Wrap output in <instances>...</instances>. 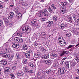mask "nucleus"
<instances>
[{
    "instance_id": "5701e85b",
    "label": "nucleus",
    "mask_w": 79,
    "mask_h": 79,
    "mask_svg": "<svg viewBox=\"0 0 79 79\" xmlns=\"http://www.w3.org/2000/svg\"><path fill=\"white\" fill-rule=\"evenodd\" d=\"M17 75L21 77V76H23V75H24V73L23 72H21L20 73H17Z\"/></svg>"
},
{
    "instance_id": "58836bf2",
    "label": "nucleus",
    "mask_w": 79,
    "mask_h": 79,
    "mask_svg": "<svg viewBox=\"0 0 79 79\" xmlns=\"http://www.w3.org/2000/svg\"><path fill=\"white\" fill-rule=\"evenodd\" d=\"M68 18L69 19V20H73V19H72V17H71V16L70 15H69L68 17Z\"/></svg>"
},
{
    "instance_id": "f8f14e48",
    "label": "nucleus",
    "mask_w": 79,
    "mask_h": 79,
    "mask_svg": "<svg viewBox=\"0 0 79 79\" xmlns=\"http://www.w3.org/2000/svg\"><path fill=\"white\" fill-rule=\"evenodd\" d=\"M66 11V9L62 7V9L60 10V13L61 15H63L64 13H65Z\"/></svg>"
},
{
    "instance_id": "1a4fd4ad",
    "label": "nucleus",
    "mask_w": 79,
    "mask_h": 79,
    "mask_svg": "<svg viewBox=\"0 0 79 79\" xmlns=\"http://www.w3.org/2000/svg\"><path fill=\"white\" fill-rule=\"evenodd\" d=\"M15 41H17V42H19L20 43H23V39L22 38H19L18 37L15 38Z\"/></svg>"
},
{
    "instance_id": "052dcab7",
    "label": "nucleus",
    "mask_w": 79,
    "mask_h": 79,
    "mask_svg": "<svg viewBox=\"0 0 79 79\" xmlns=\"http://www.w3.org/2000/svg\"><path fill=\"white\" fill-rule=\"evenodd\" d=\"M13 17L10 16V15L9 16L8 19H11Z\"/></svg>"
},
{
    "instance_id": "2eb2a0df",
    "label": "nucleus",
    "mask_w": 79,
    "mask_h": 79,
    "mask_svg": "<svg viewBox=\"0 0 79 79\" xmlns=\"http://www.w3.org/2000/svg\"><path fill=\"white\" fill-rule=\"evenodd\" d=\"M44 61L46 64H50L52 63V62L50 60H46Z\"/></svg>"
},
{
    "instance_id": "a211bd4d",
    "label": "nucleus",
    "mask_w": 79,
    "mask_h": 79,
    "mask_svg": "<svg viewBox=\"0 0 79 79\" xmlns=\"http://www.w3.org/2000/svg\"><path fill=\"white\" fill-rule=\"evenodd\" d=\"M48 10L50 13H54L53 10L51 8H50V7H49L48 8Z\"/></svg>"
},
{
    "instance_id": "5fc2aeb1",
    "label": "nucleus",
    "mask_w": 79,
    "mask_h": 79,
    "mask_svg": "<svg viewBox=\"0 0 79 79\" xmlns=\"http://www.w3.org/2000/svg\"><path fill=\"white\" fill-rule=\"evenodd\" d=\"M4 21L5 22V24H8L9 23V21L7 20H5Z\"/></svg>"
},
{
    "instance_id": "a18cd8bd",
    "label": "nucleus",
    "mask_w": 79,
    "mask_h": 79,
    "mask_svg": "<svg viewBox=\"0 0 79 79\" xmlns=\"http://www.w3.org/2000/svg\"><path fill=\"white\" fill-rule=\"evenodd\" d=\"M40 48L41 51H43L44 50V47L40 46Z\"/></svg>"
},
{
    "instance_id": "c756f323",
    "label": "nucleus",
    "mask_w": 79,
    "mask_h": 79,
    "mask_svg": "<svg viewBox=\"0 0 79 79\" xmlns=\"http://www.w3.org/2000/svg\"><path fill=\"white\" fill-rule=\"evenodd\" d=\"M65 64L67 68H69V62L68 61L65 62Z\"/></svg>"
},
{
    "instance_id": "3c124183",
    "label": "nucleus",
    "mask_w": 79,
    "mask_h": 79,
    "mask_svg": "<svg viewBox=\"0 0 79 79\" xmlns=\"http://www.w3.org/2000/svg\"><path fill=\"white\" fill-rule=\"evenodd\" d=\"M73 46L72 45H69V46L67 48L68 49H69V48H71L72 47H73Z\"/></svg>"
},
{
    "instance_id": "4468645a",
    "label": "nucleus",
    "mask_w": 79,
    "mask_h": 79,
    "mask_svg": "<svg viewBox=\"0 0 79 79\" xmlns=\"http://www.w3.org/2000/svg\"><path fill=\"white\" fill-rule=\"evenodd\" d=\"M37 76L39 77V79H42L43 77H41L42 75H41V73L40 72H38L37 73Z\"/></svg>"
},
{
    "instance_id": "bb28decb",
    "label": "nucleus",
    "mask_w": 79,
    "mask_h": 79,
    "mask_svg": "<svg viewBox=\"0 0 79 79\" xmlns=\"http://www.w3.org/2000/svg\"><path fill=\"white\" fill-rule=\"evenodd\" d=\"M10 76H11V79H15V76H14V75L13 74V73H10Z\"/></svg>"
},
{
    "instance_id": "6e6d98bb",
    "label": "nucleus",
    "mask_w": 79,
    "mask_h": 79,
    "mask_svg": "<svg viewBox=\"0 0 79 79\" xmlns=\"http://www.w3.org/2000/svg\"><path fill=\"white\" fill-rule=\"evenodd\" d=\"M36 26H37V27H40V25L39 23H37L36 24Z\"/></svg>"
},
{
    "instance_id": "e433bc0d",
    "label": "nucleus",
    "mask_w": 79,
    "mask_h": 79,
    "mask_svg": "<svg viewBox=\"0 0 79 79\" xmlns=\"http://www.w3.org/2000/svg\"><path fill=\"white\" fill-rule=\"evenodd\" d=\"M76 31H77V29L76 28H73L72 30V31L73 32V33H75L76 32Z\"/></svg>"
},
{
    "instance_id": "37998d69",
    "label": "nucleus",
    "mask_w": 79,
    "mask_h": 79,
    "mask_svg": "<svg viewBox=\"0 0 79 79\" xmlns=\"http://www.w3.org/2000/svg\"><path fill=\"white\" fill-rule=\"evenodd\" d=\"M34 56L35 58H37L38 57H39V56H38L37 54H35L34 55Z\"/></svg>"
},
{
    "instance_id": "7c9ffc66",
    "label": "nucleus",
    "mask_w": 79,
    "mask_h": 79,
    "mask_svg": "<svg viewBox=\"0 0 79 79\" xmlns=\"http://www.w3.org/2000/svg\"><path fill=\"white\" fill-rule=\"evenodd\" d=\"M26 72L27 73H33V72H32V70H27L26 71Z\"/></svg>"
},
{
    "instance_id": "72a5a7b5",
    "label": "nucleus",
    "mask_w": 79,
    "mask_h": 79,
    "mask_svg": "<svg viewBox=\"0 0 79 79\" xmlns=\"http://www.w3.org/2000/svg\"><path fill=\"white\" fill-rule=\"evenodd\" d=\"M75 58V60H76V61H79V56H76Z\"/></svg>"
},
{
    "instance_id": "603ef678",
    "label": "nucleus",
    "mask_w": 79,
    "mask_h": 79,
    "mask_svg": "<svg viewBox=\"0 0 79 79\" xmlns=\"http://www.w3.org/2000/svg\"><path fill=\"white\" fill-rule=\"evenodd\" d=\"M74 34H76V35H79V32L77 31H76L74 33Z\"/></svg>"
},
{
    "instance_id": "0eeeda50",
    "label": "nucleus",
    "mask_w": 79,
    "mask_h": 79,
    "mask_svg": "<svg viewBox=\"0 0 79 79\" xmlns=\"http://www.w3.org/2000/svg\"><path fill=\"white\" fill-rule=\"evenodd\" d=\"M16 42L15 41L14 43H12V45L14 48H19V44H15Z\"/></svg>"
},
{
    "instance_id": "6ab92c4d",
    "label": "nucleus",
    "mask_w": 79,
    "mask_h": 79,
    "mask_svg": "<svg viewBox=\"0 0 79 79\" xmlns=\"http://www.w3.org/2000/svg\"><path fill=\"white\" fill-rule=\"evenodd\" d=\"M51 55L52 56H53L54 58H56L57 57V55L55 53L52 52L51 53Z\"/></svg>"
},
{
    "instance_id": "4d7b16f0",
    "label": "nucleus",
    "mask_w": 79,
    "mask_h": 79,
    "mask_svg": "<svg viewBox=\"0 0 79 79\" xmlns=\"http://www.w3.org/2000/svg\"><path fill=\"white\" fill-rule=\"evenodd\" d=\"M49 73H52V72H53V70L51 69H49Z\"/></svg>"
},
{
    "instance_id": "9b49d317",
    "label": "nucleus",
    "mask_w": 79,
    "mask_h": 79,
    "mask_svg": "<svg viewBox=\"0 0 79 79\" xmlns=\"http://www.w3.org/2000/svg\"><path fill=\"white\" fill-rule=\"evenodd\" d=\"M2 56L5 58H8L10 56V55L9 54L3 53L2 54Z\"/></svg>"
},
{
    "instance_id": "dca6fc26",
    "label": "nucleus",
    "mask_w": 79,
    "mask_h": 79,
    "mask_svg": "<svg viewBox=\"0 0 79 79\" xmlns=\"http://www.w3.org/2000/svg\"><path fill=\"white\" fill-rule=\"evenodd\" d=\"M48 25H47V27H49L51 26L52 25V24H53V21H49V22H48Z\"/></svg>"
},
{
    "instance_id": "b1692460",
    "label": "nucleus",
    "mask_w": 79,
    "mask_h": 79,
    "mask_svg": "<svg viewBox=\"0 0 79 79\" xmlns=\"http://www.w3.org/2000/svg\"><path fill=\"white\" fill-rule=\"evenodd\" d=\"M49 58V56L48 55H46L45 56H43L42 58L44 59H47Z\"/></svg>"
},
{
    "instance_id": "c03bdc74",
    "label": "nucleus",
    "mask_w": 79,
    "mask_h": 79,
    "mask_svg": "<svg viewBox=\"0 0 79 79\" xmlns=\"http://www.w3.org/2000/svg\"><path fill=\"white\" fill-rule=\"evenodd\" d=\"M19 56H20V55L19 53H17L16 55V57L17 58H19Z\"/></svg>"
},
{
    "instance_id": "412c9836",
    "label": "nucleus",
    "mask_w": 79,
    "mask_h": 79,
    "mask_svg": "<svg viewBox=\"0 0 79 79\" xmlns=\"http://www.w3.org/2000/svg\"><path fill=\"white\" fill-rule=\"evenodd\" d=\"M22 32L20 31H19L17 32V35L19 37H22Z\"/></svg>"
},
{
    "instance_id": "13d9d810",
    "label": "nucleus",
    "mask_w": 79,
    "mask_h": 79,
    "mask_svg": "<svg viewBox=\"0 0 79 79\" xmlns=\"http://www.w3.org/2000/svg\"><path fill=\"white\" fill-rule=\"evenodd\" d=\"M57 19V17L56 16H54L53 17V20H56Z\"/></svg>"
},
{
    "instance_id": "a878e982",
    "label": "nucleus",
    "mask_w": 79,
    "mask_h": 79,
    "mask_svg": "<svg viewBox=\"0 0 79 79\" xmlns=\"http://www.w3.org/2000/svg\"><path fill=\"white\" fill-rule=\"evenodd\" d=\"M27 59H23V64H26L27 63Z\"/></svg>"
},
{
    "instance_id": "69168bd1",
    "label": "nucleus",
    "mask_w": 79,
    "mask_h": 79,
    "mask_svg": "<svg viewBox=\"0 0 79 79\" xmlns=\"http://www.w3.org/2000/svg\"><path fill=\"white\" fill-rule=\"evenodd\" d=\"M34 45L35 46H37V45H38V44H37V43H34Z\"/></svg>"
},
{
    "instance_id": "cd10ccee",
    "label": "nucleus",
    "mask_w": 79,
    "mask_h": 79,
    "mask_svg": "<svg viewBox=\"0 0 79 79\" xmlns=\"http://www.w3.org/2000/svg\"><path fill=\"white\" fill-rule=\"evenodd\" d=\"M6 52L7 53H10L11 52V49L10 48H7L6 49Z\"/></svg>"
},
{
    "instance_id": "8fccbe9b",
    "label": "nucleus",
    "mask_w": 79,
    "mask_h": 79,
    "mask_svg": "<svg viewBox=\"0 0 79 79\" xmlns=\"http://www.w3.org/2000/svg\"><path fill=\"white\" fill-rule=\"evenodd\" d=\"M3 5H5V4L0 5V8H3Z\"/></svg>"
},
{
    "instance_id": "ea45409f",
    "label": "nucleus",
    "mask_w": 79,
    "mask_h": 79,
    "mask_svg": "<svg viewBox=\"0 0 79 79\" xmlns=\"http://www.w3.org/2000/svg\"><path fill=\"white\" fill-rule=\"evenodd\" d=\"M71 34L70 33H67L66 34V37H70V36H71Z\"/></svg>"
},
{
    "instance_id": "0e129e2a",
    "label": "nucleus",
    "mask_w": 79,
    "mask_h": 79,
    "mask_svg": "<svg viewBox=\"0 0 79 79\" xmlns=\"http://www.w3.org/2000/svg\"><path fill=\"white\" fill-rule=\"evenodd\" d=\"M77 25H78V26H79V20H77Z\"/></svg>"
},
{
    "instance_id": "a19ab883",
    "label": "nucleus",
    "mask_w": 79,
    "mask_h": 79,
    "mask_svg": "<svg viewBox=\"0 0 79 79\" xmlns=\"http://www.w3.org/2000/svg\"><path fill=\"white\" fill-rule=\"evenodd\" d=\"M10 16L13 17V16H14V13L13 12H11L10 13Z\"/></svg>"
},
{
    "instance_id": "39448f33",
    "label": "nucleus",
    "mask_w": 79,
    "mask_h": 79,
    "mask_svg": "<svg viewBox=\"0 0 79 79\" xmlns=\"http://www.w3.org/2000/svg\"><path fill=\"white\" fill-rule=\"evenodd\" d=\"M41 13L43 15L45 16H48L49 13L48 12L46 9L43 10H41Z\"/></svg>"
},
{
    "instance_id": "f257e3e1",
    "label": "nucleus",
    "mask_w": 79,
    "mask_h": 79,
    "mask_svg": "<svg viewBox=\"0 0 79 79\" xmlns=\"http://www.w3.org/2000/svg\"><path fill=\"white\" fill-rule=\"evenodd\" d=\"M66 69L64 68H62L59 69L58 71V74L61 75V74H64L66 73Z\"/></svg>"
},
{
    "instance_id": "aec40b11",
    "label": "nucleus",
    "mask_w": 79,
    "mask_h": 79,
    "mask_svg": "<svg viewBox=\"0 0 79 79\" xmlns=\"http://www.w3.org/2000/svg\"><path fill=\"white\" fill-rule=\"evenodd\" d=\"M59 42L60 43V44L62 45V46H63V47H64V46H65V45H66V42L61 43L62 42V41L60 40L59 41Z\"/></svg>"
},
{
    "instance_id": "c9c22d12",
    "label": "nucleus",
    "mask_w": 79,
    "mask_h": 79,
    "mask_svg": "<svg viewBox=\"0 0 79 79\" xmlns=\"http://www.w3.org/2000/svg\"><path fill=\"white\" fill-rule=\"evenodd\" d=\"M71 63H72L71 66H72V67H74L76 64V62H71Z\"/></svg>"
},
{
    "instance_id": "09e8293b",
    "label": "nucleus",
    "mask_w": 79,
    "mask_h": 79,
    "mask_svg": "<svg viewBox=\"0 0 79 79\" xmlns=\"http://www.w3.org/2000/svg\"><path fill=\"white\" fill-rule=\"evenodd\" d=\"M37 55L39 56H41V53L40 52H39L37 53Z\"/></svg>"
},
{
    "instance_id": "ddd939ff",
    "label": "nucleus",
    "mask_w": 79,
    "mask_h": 79,
    "mask_svg": "<svg viewBox=\"0 0 79 79\" xmlns=\"http://www.w3.org/2000/svg\"><path fill=\"white\" fill-rule=\"evenodd\" d=\"M17 62H15L13 64L12 69L15 70L16 69V66H17Z\"/></svg>"
},
{
    "instance_id": "49530a36",
    "label": "nucleus",
    "mask_w": 79,
    "mask_h": 79,
    "mask_svg": "<svg viewBox=\"0 0 79 79\" xmlns=\"http://www.w3.org/2000/svg\"><path fill=\"white\" fill-rule=\"evenodd\" d=\"M31 23L32 24H35V23H36V21H35L34 20H33L31 21Z\"/></svg>"
},
{
    "instance_id": "393cba45",
    "label": "nucleus",
    "mask_w": 79,
    "mask_h": 79,
    "mask_svg": "<svg viewBox=\"0 0 79 79\" xmlns=\"http://www.w3.org/2000/svg\"><path fill=\"white\" fill-rule=\"evenodd\" d=\"M22 6H24V7H27L28 5V4L27 3L25 2H23L22 4Z\"/></svg>"
},
{
    "instance_id": "6e6552de",
    "label": "nucleus",
    "mask_w": 79,
    "mask_h": 79,
    "mask_svg": "<svg viewBox=\"0 0 79 79\" xmlns=\"http://www.w3.org/2000/svg\"><path fill=\"white\" fill-rule=\"evenodd\" d=\"M68 26V23H63L59 27L60 29H64L65 27Z\"/></svg>"
},
{
    "instance_id": "423d86ee",
    "label": "nucleus",
    "mask_w": 79,
    "mask_h": 79,
    "mask_svg": "<svg viewBox=\"0 0 79 79\" xmlns=\"http://www.w3.org/2000/svg\"><path fill=\"white\" fill-rule=\"evenodd\" d=\"M4 73L6 74L9 75L11 73V69L10 67H7L6 68V70L4 71Z\"/></svg>"
},
{
    "instance_id": "7ed1b4c3",
    "label": "nucleus",
    "mask_w": 79,
    "mask_h": 79,
    "mask_svg": "<svg viewBox=\"0 0 79 79\" xmlns=\"http://www.w3.org/2000/svg\"><path fill=\"white\" fill-rule=\"evenodd\" d=\"M68 53H69V52L64 50L60 54V56H64L66 57L68 56Z\"/></svg>"
},
{
    "instance_id": "de8ad7c7",
    "label": "nucleus",
    "mask_w": 79,
    "mask_h": 79,
    "mask_svg": "<svg viewBox=\"0 0 79 79\" xmlns=\"http://www.w3.org/2000/svg\"><path fill=\"white\" fill-rule=\"evenodd\" d=\"M3 24V21L2 20H0V27Z\"/></svg>"
},
{
    "instance_id": "774afa93",
    "label": "nucleus",
    "mask_w": 79,
    "mask_h": 79,
    "mask_svg": "<svg viewBox=\"0 0 79 79\" xmlns=\"http://www.w3.org/2000/svg\"><path fill=\"white\" fill-rule=\"evenodd\" d=\"M77 71L78 73V74H79V69H77Z\"/></svg>"
},
{
    "instance_id": "4c0bfd02",
    "label": "nucleus",
    "mask_w": 79,
    "mask_h": 79,
    "mask_svg": "<svg viewBox=\"0 0 79 79\" xmlns=\"http://www.w3.org/2000/svg\"><path fill=\"white\" fill-rule=\"evenodd\" d=\"M23 69L25 71H27V66H24L23 67Z\"/></svg>"
},
{
    "instance_id": "680f3d73",
    "label": "nucleus",
    "mask_w": 79,
    "mask_h": 79,
    "mask_svg": "<svg viewBox=\"0 0 79 79\" xmlns=\"http://www.w3.org/2000/svg\"><path fill=\"white\" fill-rule=\"evenodd\" d=\"M47 50V48H45V47H44L43 48V51L45 52V51H46Z\"/></svg>"
},
{
    "instance_id": "864d4df0",
    "label": "nucleus",
    "mask_w": 79,
    "mask_h": 79,
    "mask_svg": "<svg viewBox=\"0 0 79 79\" xmlns=\"http://www.w3.org/2000/svg\"><path fill=\"white\" fill-rule=\"evenodd\" d=\"M3 4H4V5H5V3L1 1H0V5H3Z\"/></svg>"
},
{
    "instance_id": "f3484780",
    "label": "nucleus",
    "mask_w": 79,
    "mask_h": 79,
    "mask_svg": "<svg viewBox=\"0 0 79 79\" xmlns=\"http://www.w3.org/2000/svg\"><path fill=\"white\" fill-rule=\"evenodd\" d=\"M33 64V63L31 62L28 63V65L31 67H34L35 65Z\"/></svg>"
},
{
    "instance_id": "e2e57ef3",
    "label": "nucleus",
    "mask_w": 79,
    "mask_h": 79,
    "mask_svg": "<svg viewBox=\"0 0 79 79\" xmlns=\"http://www.w3.org/2000/svg\"><path fill=\"white\" fill-rule=\"evenodd\" d=\"M46 73H47V74H49V73H50V72L49 71V70H47Z\"/></svg>"
},
{
    "instance_id": "2f4dec72",
    "label": "nucleus",
    "mask_w": 79,
    "mask_h": 79,
    "mask_svg": "<svg viewBox=\"0 0 79 79\" xmlns=\"http://www.w3.org/2000/svg\"><path fill=\"white\" fill-rule=\"evenodd\" d=\"M51 8L53 9L54 10H56V7L55 6L54 4H52L51 6Z\"/></svg>"
},
{
    "instance_id": "473e14b6",
    "label": "nucleus",
    "mask_w": 79,
    "mask_h": 79,
    "mask_svg": "<svg viewBox=\"0 0 79 79\" xmlns=\"http://www.w3.org/2000/svg\"><path fill=\"white\" fill-rule=\"evenodd\" d=\"M17 17L18 18H21V16H22V14H21L20 15H19L18 13L17 14Z\"/></svg>"
},
{
    "instance_id": "20e7f679",
    "label": "nucleus",
    "mask_w": 79,
    "mask_h": 79,
    "mask_svg": "<svg viewBox=\"0 0 79 79\" xmlns=\"http://www.w3.org/2000/svg\"><path fill=\"white\" fill-rule=\"evenodd\" d=\"M32 50L31 49H29L28 50L27 52H26L25 53V56L26 58H30V54L32 53Z\"/></svg>"
},
{
    "instance_id": "338daca9",
    "label": "nucleus",
    "mask_w": 79,
    "mask_h": 79,
    "mask_svg": "<svg viewBox=\"0 0 79 79\" xmlns=\"http://www.w3.org/2000/svg\"><path fill=\"white\" fill-rule=\"evenodd\" d=\"M79 79V76H77L75 78V79Z\"/></svg>"
},
{
    "instance_id": "4be33fe9",
    "label": "nucleus",
    "mask_w": 79,
    "mask_h": 79,
    "mask_svg": "<svg viewBox=\"0 0 79 79\" xmlns=\"http://www.w3.org/2000/svg\"><path fill=\"white\" fill-rule=\"evenodd\" d=\"M19 7H17L15 9V11L16 14H17V13L19 12Z\"/></svg>"
},
{
    "instance_id": "bf43d9fd",
    "label": "nucleus",
    "mask_w": 79,
    "mask_h": 79,
    "mask_svg": "<svg viewBox=\"0 0 79 79\" xmlns=\"http://www.w3.org/2000/svg\"><path fill=\"white\" fill-rule=\"evenodd\" d=\"M58 39H63V38L62 36H59Z\"/></svg>"
},
{
    "instance_id": "f03ea898",
    "label": "nucleus",
    "mask_w": 79,
    "mask_h": 79,
    "mask_svg": "<svg viewBox=\"0 0 79 79\" xmlns=\"http://www.w3.org/2000/svg\"><path fill=\"white\" fill-rule=\"evenodd\" d=\"M22 31L23 33L28 34L31 32V28L29 27H24L23 28Z\"/></svg>"
},
{
    "instance_id": "c85d7f7f",
    "label": "nucleus",
    "mask_w": 79,
    "mask_h": 79,
    "mask_svg": "<svg viewBox=\"0 0 79 79\" xmlns=\"http://www.w3.org/2000/svg\"><path fill=\"white\" fill-rule=\"evenodd\" d=\"M61 5H62V6H64L66 5L67 3H66V2H61Z\"/></svg>"
},
{
    "instance_id": "9d476101",
    "label": "nucleus",
    "mask_w": 79,
    "mask_h": 79,
    "mask_svg": "<svg viewBox=\"0 0 79 79\" xmlns=\"http://www.w3.org/2000/svg\"><path fill=\"white\" fill-rule=\"evenodd\" d=\"M0 64L3 65H6L7 64V61L5 60L4 59H2L0 61Z\"/></svg>"
},
{
    "instance_id": "79ce46f5",
    "label": "nucleus",
    "mask_w": 79,
    "mask_h": 79,
    "mask_svg": "<svg viewBox=\"0 0 79 79\" xmlns=\"http://www.w3.org/2000/svg\"><path fill=\"white\" fill-rule=\"evenodd\" d=\"M75 43H76V40L74 39L72 40L71 42V44H75Z\"/></svg>"
},
{
    "instance_id": "f704fd0d",
    "label": "nucleus",
    "mask_w": 79,
    "mask_h": 79,
    "mask_svg": "<svg viewBox=\"0 0 79 79\" xmlns=\"http://www.w3.org/2000/svg\"><path fill=\"white\" fill-rule=\"evenodd\" d=\"M42 11L41 12H40L38 13V16L39 17H41V16H42Z\"/></svg>"
}]
</instances>
